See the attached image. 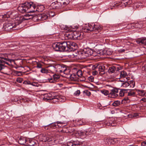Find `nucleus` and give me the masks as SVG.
I'll list each match as a JSON object with an SVG mask.
<instances>
[{"instance_id": "f257e3e1", "label": "nucleus", "mask_w": 146, "mask_h": 146, "mask_svg": "<svg viewBox=\"0 0 146 146\" xmlns=\"http://www.w3.org/2000/svg\"><path fill=\"white\" fill-rule=\"evenodd\" d=\"M35 5L33 2H26L23 4H20L18 7V10L22 13H30L34 12Z\"/></svg>"}, {"instance_id": "f03ea898", "label": "nucleus", "mask_w": 146, "mask_h": 146, "mask_svg": "<svg viewBox=\"0 0 146 146\" xmlns=\"http://www.w3.org/2000/svg\"><path fill=\"white\" fill-rule=\"evenodd\" d=\"M102 27L99 25H96L94 24L88 25L82 28V31L85 33H90L94 31L96 34H97L102 29Z\"/></svg>"}, {"instance_id": "7ed1b4c3", "label": "nucleus", "mask_w": 146, "mask_h": 146, "mask_svg": "<svg viewBox=\"0 0 146 146\" xmlns=\"http://www.w3.org/2000/svg\"><path fill=\"white\" fill-rule=\"evenodd\" d=\"M53 49L56 51L70 52L74 51L76 49L71 46H52Z\"/></svg>"}, {"instance_id": "20e7f679", "label": "nucleus", "mask_w": 146, "mask_h": 146, "mask_svg": "<svg viewBox=\"0 0 146 146\" xmlns=\"http://www.w3.org/2000/svg\"><path fill=\"white\" fill-rule=\"evenodd\" d=\"M78 46V44L69 41H65L62 42H56L53 43L52 46Z\"/></svg>"}, {"instance_id": "39448f33", "label": "nucleus", "mask_w": 146, "mask_h": 146, "mask_svg": "<svg viewBox=\"0 0 146 146\" xmlns=\"http://www.w3.org/2000/svg\"><path fill=\"white\" fill-rule=\"evenodd\" d=\"M62 5H61L58 0L52 3L49 7V9L51 8L55 9H60L63 8Z\"/></svg>"}, {"instance_id": "423d86ee", "label": "nucleus", "mask_w": 146, "mask_h": 146, "mask_svg": "<svg viewBox=\"0 0 146 146\" xmlns=\"http://www.w3.org/2000/svg\"><path fill=\"white\" fill-rule=\"evenodd\" d=\"M16 26H15L14 24H13L11 23H5L3 25V28L5 31H10L13 28L15 29H17L16 28Z\"/></svg>"}, {"instance_id": "0eeeda50", "label": "nucleus", "mask_w": 146, "mask_h": 146, "mask_svg": "<svg viewBox=\"0 0 146 146\" xmlns=\"http://www.w3.org/2000/svg\"><path fill=\"white\" fill-rule=\"evenodd\" d=\"M55 68L56 69V71L59 73L64 72V74H67V73H66V71L67 70L66 68L63 65L58 64L55 66Z\"/></svg>"}, {"instance_id": "6e6552de", "label": "nucleus", "mask_w": 146, "mask_h": 146, "mask_svg": "<svg viewBox=\"0 0 146 146\" xmlns=\"http://www.w3.org/2000/svg\"><path fill=\"white\" fill-rule=\"evenodd\" d=\"M83 33L80 32H73V39L81 40L83 38Z\"/></svg>"}, {"instance_id": "1a4fd4ad", "label": "nucleus", "mask_w": 146, "mask_h": 146, "mask_svg": "<svg viewBox=\"0 0 146 146\" xmlns=\"http://www.w3.org/2000/svg\"><path fill=\"white\" fill-rule=\"evenodd\" d=\"M92 69L93 70L96 69L98 70L99 74L102 75L105 74V70L104 66H96L95 65L93 66Z\"/></svg>"}, {"instance_id": "9d476101", "label": "nucleus", "mask_w": 146, "mask_h": 146, "mask_svg": "<svg viewBox=\"0 0 146 146\" xmlns=\"http://www.w3.org/2000/svg\"><path fill=\"white\" fill-rule=\"evenodd\" d=\"M118 90L116 88H114L111 90L108 97L113 98H116L118 96Z\"/></svg>"}, {"instance_id": "9b49d317", "label": "nucleus", "mask_w": 146, "mask_h": 146, "mask_svg": "<svg viewBox=\"0 0 146 146\" xmlns=\"http://www.w3.org/2000/svg\"><path fill=\"white\" fill-rule=\"evenodd\" d=\"M25 145L27 146H38L37 141L31 139H27V143Z\"/></svg>"}, {"instance_id": "f8f14e48", "label": "nucleus", "mask_w": 146, "mask_h": 146, "mask_svg": "<svg viewBox=\"0 0 146 146\" xmlns=\"http://www.w3.org/2000/svg\"><path fill=\"white\" fill-rule=\"evenodd\" d=\"M60 76L58 74H54L53 77L48 79L49 82L50 83H55L59 81Z\"/></svg>"}, {"instance_id": "ddd939ff", "label": "nucleus", "mask_w": 146, "mask_h": 146, "mask_svg": "<svg viewBox=\"0 0 146 146\" xmlns=\"http://www.w3.org/2000/svg\"><path fill=\"white\" fill-rule=\"evenodd\" d=\"M14 19H15L14 21L15 22L14 23L15 26H16V27L23 21V17H18L17 15Z\"/></svg>"}, {"instance_id": "4468645a", "label": "nucleus", "mask_w": 146, "mask_h": 146, "mask_svg": "<svg viewBox=\"0 0 146 146\" xmlns=\"http://www.w3.org/2000/svg\"><path fill=\"white\" fill-rule=\"evenodd\" d=\"M120 70V67L118 66H112L109 68L108 72L110 74H112L115 72L116 71H119Z\"/></svg>"}, {"instance_id": "2eb2a0df", "label": "nucleus", "mask_w": 146, "mask_h": 146, "mask_svg": "<svg viewBox=\"0 0 146 146\" xmlns=\"http://www.w3.org/2000/svg\"><path fill=\"white\" fill-rule=\"evenodd\" d=\"M83 50L84 52H85L86 53V55L87 56H90L92 55L94 52L93 50L88 47L84 48Z\"/></svg>"}, {"instance_id": "dca6fc26", "label": "nucleus", "mask_w": 146, "mask_h": 146, "mask_svg": "<svg viewBox=\"0 0 146 146\" xmlns=\"http://www.w3.org/2000/svg\"><path fill=\"white\" fill-rule=\"evenodd\" d=\"M27 141V139L24 137H21L19 139L18 143L20 144L25 145Z\"/></svg>"}, {"instance_id": "f3484780", "label": "nucleus", "mask_w": 146, "mask_h": 146, "mask_svg": "<svg viewBox=\"0 0 146 146\" xmlns=\"http://www.w3.org/2000/svg\"><path fill=\"white\" fill-rule=\"evenodd\" d=\"M136 42L138 44L146 45V38H138L136 40Z\"/></svg>"}, {"instance_id": "a211bd4d", "label": "nucleus", "mask_w": 146, "mask_h": 146, "mask_svg": "<svg viewBox=\"0 0 146 146\" xmlns=\"http://www.w3.org/2000/svg\"><path fill=\"white\" fill-rule=\"evenodd\" d=\"M53 98H54V97L52 96L51 93H48L44 94L43 99L45 100H50L53 99Z\"/></svg>"}, {"instance_id": "6ab92c4d", "label": "nucleus", "mask_w": 146, "mask_h": 146, "mask_svg": "<svg viewBox=\"0 0 146 146\" xmlns=\"http://www.w3.org/2000/svg\"><path fill=\"white\" fill-rule=\"evenodd\" d=\"M86 135L94 134L95 132V130L94 128H90L86 131Z\"/></svg>"}, {"instance_id": "aec40b11", "label": "nucleus", "mask_w": 146, "mask_h": 146, "mask_svg": "<svg viewBox=\"0 0 146 146\" xmlns=\"http://www.w3.org/2000/svg\"><path fill=\"white\" fill-rule=\"evenodd\" d=\"M48 14L47 13H44L40 14H39V18H40V20H44L47 19L48 17Z\"/></svg>"}, {"instance_id": "412c9836", "label": "nucleus", "mask_w": 146, "mask_h": 146, "mask_svg": "<svg viewBox=\"0 0 146 146\" xmlns=\"http://www.w3.org/2000/svg\"><path fill=\"white\" fill-rule=\"evenodd\" d=\"M118 140L117 138H110L108 140L107 142L108 145H113L118 142Z\"/></svg>"}, {"instance_id": "4be33fe9", "label": "nucleus", "mask_w": 146, "mask_h": 146, "mask_svg": "<svg viewBox=\"0 0 146 146\" xmlns=\"http://www.w3.org/2000/svg\"><path fill=\"white\" fill-rule=\"evenodd\" d=\"M66 38L68 39H73V32H68L64 35Z\"/></svg>"}, {"instance_id": "5701e85b", "label": "nucleus", "mask_w": 146, "mask_h": 146, "mask_svg": "<svg viewBox=\"0 0 146 146\" xmlns=\"http://www.w3.org/2000/svg\"><path fill=\"white\" fill-rule=\"evenodd\" d=\"M86 45H91L93 46L94 45H95V46H102L103 44H98L97 43V42H95L94 41L92 40H87L86 41Z\"/></svg>"}, {"instance_id": "b1692460", "label": "nucleus", "mask_w": 146, "mask_h": 146, "mask_svg": "<svg viewBox=\"0 0 146 146\" xmlns=\"http://www.w3.org/2000/svg\"><path fill=\"white\" fill-rule=\"evenodd\" d=\"M37 7V8L35 9L36 8V7L35 6V9H33L35 10L34 12L36 11L39 12H42L44 10V6L43 5H42L38 6Z\"/></svg>"}, {"instance_id": "393cba45", "label": "nucleus", "mask_w": 146, "mask_h": 146, "mask_svg": "<svg viewBox=\"0 0 146 146\" xmlns=\"http://www.w3.org/2000/svg\"><path fill=\"white\" fill-rule=\"evenodd\" d=\"M104 123L106 125L108 126H113L115 125L113 121L111 120L110 119H108L105 121Z\"/></svg>"}, {"instance_id": "a878e982", "label": "nucleus", "mask_w": 146, "mask_h": 146, "mask_svg": "<svg viewBox=\"0 0 146 146\" xmlns=\"http://www.w3.org/2000/svg\"><path fill=\"white\" fill-rule=\"evenodd\" d=\"M47 137H46V135L45 134H43L40 135L39 136V138L40 140L43 142H46L47 140L46 138Z\"/></svg>"}, {"instance_id": "bb28decb", "label": "nucleus", "mask_w": 146, "mask_h": 146, "mask_svg": "<svg viewBox=\"0 0 146 146\" xmlns=\"http://www.w3.org/2000/svg\"><path fill=\"white\" fill-rule=\"evenodd\" d=\"M61 5H62L63 7L66 6L70 2L69 0H58Z\"/></svg>"}, {"instance_id": "cd10ccee", "label": "nucleus", "mask_w": 146, "mask_h": 146, "mask_svg": "<svg viewBox=\"0 0 146 146\" xmlns=\"http://www.w3.org/2000/svg\"><path fill=\"white\" fill-rule=\"evenodd\" d=\"M80 121H81V123H78V125H90V124L91 123V122H88L86 121L85 120H80Z\"/></svg>"}, {"instance_id": "c85d7f7f", "label": "nucleus", "mask_w": 146, "mask_h": 146, "mask_svg": "<svg viewBox=\"0 0 146 146\" xmlns=\"http://www.w3.org/2000/svg\"><path fill=\"white\" fill-rule=\"evenodd\" d=\"M127 76V74L126 72L125 71H121L120 72V78H123L126 77Z\"/></svg>"}, {"instance_id": "c756f323", "label": "nucleus", "mask_w": 146, "mask_h": 146, "mask_svg": "<svg viewBox=\"0 0 146 146\" xmlns=\"http://www.w3.org/2000/svg\"><path fill=\"white\" fill-rule=\"evenodd\" d=\"M138 92L139 95L142 96L146 97V93H145L143 90H138Z\"/></svg>"}, {"instance_id": "7c9ffc66", "label": "nucleus", "mask_w": 146, "mask_h": 146, "mask_svg": "<svg viewBox=\"0 0 146 146\" xmlns=\"http://www.w3.org/2000/svg\"><path fill=\"white\" fill-rule=\"evenodd\" d=\"M4 62L7 64H8V63L6 62V61H5L3 60H0V70H1L4 68V66L3 64V63Z\"/></svg>"}, {"instance_id": "2f4dec72", "label": "nucleus", "mask_w": 146, "mask_h": 146, "mask_svg": "<svg viewBox=\"0 0 146 146\" xmlns=\"http://www.w3.org/2000/svg\"><path fill=\"white\" fill-rule=\"evenodd\" d=\"M57 126L58 127H62L66 125V123L60 121H57L56 122Z\"/></svg>"}, {"instance_id": "473e14b6", "label": "nucleus", "mask_w": 146, "mask_h": 146, "mask_svg": "<svg viewBox=\"0 0 146 146\" xmlns=\"http://www.w3.org/2000/svg\"><path fill=\"white\" fill-rule=\"evenodd\" d=\"M121 104V102L118 100H117L114 101L112 104V105L113 106L117 107Z\"/></svg>"}, {"instance_id": "72a5a7b5", "label": "nucleus", "mask_w": 146, "mask_h": 146, "mask_svg": "<svg viewBox=\"0 0 146 146\" xmlns=\"http://www.w3.org/2000/svg\"><path fill=\"white\" fill-rule=\"evenodd\" d=\"M39 14L36 15H33V20L34 21H39V20H40V18H39Z\"/></svg>"}, {"instance_id": "f704fd0d", "label": "nucleus", "mask_w": 146, "mask_h": 146, "mask_svg": "<svg viewBox=\"0 0 146 146\" xmlns=\"http://www.w3.org/2000/svg\"><path fill=\"white\" fill-rule=\"evenodd\" d=\"M47 13L48 14V16L50 17H53L55 15V12L51 11H49L48 13Z\"/></svg>"}, {"instance_id": "c9c22d12", "label": "nucleus", "mask_w": 146, "mask_h": 146, "mask_svg": "<svg viewBox=\"0 0 146 146\" xmlns=\"http://www.w3.org/2000/svg\"><path fill=\"white\" fill-rule=\"evenodd\" d=\"M101 92L105 96H107V95L109 96L110 94L109 91L108 90H102L101 91Z\"/></svg>"}, {"instance_id": "e433bc0d", "label": "nucleus", "mask_w": 146, "mask_h": 146, "mask_svg": "<svg viewBox=\"0 0 146 146\" xmlns=\"http://www.w3.org/2000/svg\"><path fill=\"white\" fill-rule=\"evenodd\" d=\"M104 50V54H106L108 55H110L112 53V52L111 50H110L109 49L108 50H106V49H105Z\"/></svg>"}, {"instance_id": "4c0bfd02", "label": "nucleus", "mask_w": 146, "mask_h": 146, "mask_svg": "<svg viewBox=\"0 0 146 146\" xmlns=\"http://www.w3.org/2000/svg\"><path fill=\"white\" fill-rule=\"evenodd\" d=\"M124 1V4L125 5V7H126V6L127 5H129L132 3V1L131 0H125Z\"/></svg>"}, {"instance_id": "58836bf2", "label": "nucleus", "mask_w": 146, "mask_h": 146, "mask_svg": "<svg viewBox=\"0 0 146 146\" xmlns=\"http://www.w3.org/2000/svg\"><path fill=\"white\" fill-rule=\"evenodd\" d=\"M125 89L121 90L119 92V96L122 97L124 96L125 92Z\"/></svg>"}, {"instance_id": "ea45409f", "label": "nucleus", "mask_w": 146, "mask_h": 146, "mask_svg": "<svg viewBox=\"0 0 146 146\" xmlns=\"http://www.w3.org/2000/svg\"><path fill=\"white\" fill-rule=\"evenodd\" d=\"M129 100L128 98H126L123 99L121 101V103L123 104H125L128 102Z\"/></svg>"}, {"instance_id": "a19ab883", "label": "nucleus", "mask_w": 146, "mask_h": 146, "mask_svg": "<svg viewBox=\"0 0 146 146\" xmlns=\"http://www.w3.org/2000/svg\"><path fill=\"white\" fill-rule=\"evenodd\" d=\"M82 54V56L81 57V59H85L87 57H88V56H86V53L85 52H84V50H83V51L81 53Z\"/></svg>"}, {"instance_id": "79ce46f5", "label": "nucleus", "mask_w": 146, "mask_h": 146, "mask_svg": "<svg viewBox=\"0 0 146 146\" xmlns=\"http://www.w3.org/2000/svg\"><path fill=\"white\" fill-rule=\"evenodd\" d=\"M121 86L124 87H127L129 86V83L127 82H125L122 84Z\"/></svg>"}, {"instance_id": "37998d69", "label": "nucleus", "mask_w": 146, "mask_h": 146, "mask_svg": "<svg viewBox=\"0 0 146 146\" xmlns=\"http://www.w3.org/2000/svg\"><path fill=\"white\" fill-rule=\"evenodd\" d=\"M97 53L100 56L104 55V50H100L97 51Z\"/></svg>"}, {"instance_id": "c03bdc74", "label": "nucleus", "mask_w": 146, "mask_h": 146, "mask_svg": "<svg viewBox=\"0 0 146 146\" xmlns=\"http://www.w3.org/2000/svg\"><path fill=\"white\" fill-rule=\"evenodd\" d=\"M135 85V82L133 81H130L129 83V86L131 88H133Z\"/></svg>"}, {"instance_id": "a18cd8bd", "label": "nucleus", "mask_w": 146, "mask_h": 146, "mask_svg": "<svg viewBox=\"0 0 146 146\" xmlns=\"http://www.w3.org/2000/svg\"><path fill=\"white\" fill-rule=\"evenodd\" d=\"M16 15L15 13L14 12L11 13L10 14V15H9V17H11V18L14 19L15 17H16Z\"/></svg>"}, {"instance_id": "49530a36", "label": "nucleus", "mask_w": 146, "mask_h": 146, "mask_svg": "<svg viewBox=\"0 0 146 146\" xmlns=\"http://www.w3.org/2000/svg\"><path fill=\"white\" fill-rule=\"evenodd\" d=\"M78 134L81 136L86 135V131L85 132L80 131L78 132Z\"/></svg>"}, {"instance_id": "de8ad7c7", "label": "nucleus", "mask_w": 146, "mask_h": 146, "mask_svg": "<svg viewBox=\"0 0 146 146\" xmlns=\"http://www.w3.org/2000/svg\"><path fill=\"white\" fill-rule=\"evenodd\" d=\"M74 146H78L80 145V143L78 141H73Z\"/></svg>"}, {"instance_id": "09e8293b", "label": "nucleus", "mask_w": 146, "mask_h": 146, "mask_svg": "<svg viewBox=\"0 0 146 146\" xmlns=\"http://www.w3.org/2000/svg\"><path fill=\"white\" fill-rule=\"evenodd\" d=\"M54 98L52 100H53L52 102H58L59 100L58 97V96H54Z\"/></svg>"}, {"instance_id": "8fccbe9b", "label": "nucleus", "mask_w": 146, "mask_h": 146, "mask_svg": "<svg viewBox=\"0 0 146 146\" xmlns=\"http://www.w3.org/2000/svg\"><path fill=\"white\" fill-rule=\"evenodd\" d=\"M56 123H52L50 124H49L50 126V127L51 128H54L55 127H56V126H57V125L56 124Z\"/></svg>"}, {"instance_id": "3c124183", "label": "nucleus", "mask_w": 146, "mask_h": 146, "mask_svg": "<svg viewBox=\"0 0 146 146\" xmlns=\"http://www.w3.org/2000/svg\"><path fill=\"white\" fill-rule=\"evenodd\" d=\"M23 83L25 84H31L33 86H35L34 84H35L34 83L31 84L29 81L25 80L23 82Z\"/></svg>"}, {"instance_id": "603ef678", "label": "nucleus", "mask_w": 146, "mask_h": 146, "mask_svg": "<svg viewBox=\"0 0 146 146\" xmlns=\"http://www.w3.org/2000/svg\"><path fill=\"white\" fill-rule=\"evenodd\" d=\"M2 15V16H3V18L4 19V21L7 20V18L9 17V15L5 14Z\"/></svg>"}, {"instance_id": "864d4df0", "label": "nucleus", "mask_w": 146, "mask_h": 146, "mask_svg": "<svg viewBox=\"0 0 146 146\" xmlns=\"http://www.w3.org/2000/svg\"><path fill=\"white\" fill-rule=\"evenodd\" d=\"M46 137H47V138H46L47 141L46 142H48L52 141V138L51 137L48 135H46Z\"/></svg>"}, {"instance_id": "5fc2aeb1", "label": "nucleus", "mask_w": 146, "mask_h": 146, "mask_svg": "<svg viewBox=\"0 0 146 146\" xmlns=\"http://www.w3.org/2000/svg\"><path fill=\"white\" fill-rule=\"evenodd\" d=\"M94 70L92 72V74L93 75H96L98 74V70L96 69L93 70Z\"/></svg>"}, {"instance_id": "6e6d98bb", "label": "nucleus", "mask_w": 146, "mask_h": 146, "mask_svg": "<svg viewBox=\"0 0 146 146\" xmlns=\"http://www.w3.org/2000/svg\"><path fill=\"white\" fill-rule=\"evenodd\" d=\"M77 74L79 77L81 76L82 75V71L79 70L77 72Z\"/></svg>"}, {"instance_id": "4d7b16f0", "label": "nucleus", "mask_w": 146, "mask_h": 146, "mask_svg": "<svg viewBox=\"0 0 146 146\" xmlns=\"http://www.w3.org/2000/svg\"><path fill=\"white\" fill-rule=\"evenodd\" d=\"M135 92H128V95L129 96H134L135 95Z\"/></svg>"}, {"instance_id": "13d9d810", "label": "nucleus", "mask_w": 146, "mask_h": 146, "mask_svg": "<svg viewBox=\"0 0 146 146\" xmlns=\"http://www.w3.org/2000/svg\"><path fill=\"white\" fill-rule=\"evenodd\" d=\"M23 21L24 20H28L29 19V18L28 17V15H25L24 17H23Z\"/></svg>"}, {"instance_id": "bf43d9fd", "label": "nucleus", "mask_w": 146, "mask_h": 146, "mask_svg": "<svg viewBox=\"0 0 146 146\" xmlns=\"http://www.w3.org/2000/svg\"><path fill=\"white\" fill-rule=\"evenodd\" d=\"M88 80L91 82H93L94 80V77L92 76H91L88 78Z\"/></svg>"}, {"instance_id": "052dcab7", "label": "nucleus", "mask_w": 146, "mask_h": 146, "mask_svg": "<svg viewBox=\"0 0 146 146\" xmlns=\"http://www.w3.org/2000/svg\"><path fill=\"white\" fill-rule=\"evenodd\" d=\"M40 72L43 73H47V70L45 68H42L40 70Z\"/></svg>"}, {"instance_id": "680f3d73", "label": "nucleus", "mask_w": 146, "mask_h": 146, "mask_svg": "<svg viewBox=\"0 0 146 146\" xmlns=\"http://www.w3.org/2000/svg\"><path fill=\"white\" fill-rule=\"evenodd\" d=\"M16 81L18 82L21 83L23 81V79L21 78H18L17 79Z\"/></svg>"}, {"instance_id": "e2e57ef3", "label": "nucleus", "mask_w": 146, "mask_h": 146, "mask_svg": "<svg viewBox=\"0 0 146 146\" xmlns=\"http://www.w3.org/2000/svg\"><path fill=\"white\" fill-rule=\"evenodd\" d=\"M138 115V114L137 113H135L131 115V117H136Z\"/></svg>"}, {"instance_id": "0e129e2a", "label": "nucleus", "mask_w": 146, "mask_h": 146, "mask_svg": "<svg viewBox=\"0 0 146 146\" xmlns=\"http://www.w3.org/2000/svg\"><path fill=\"white\" fill-rule=\"evenodd\" d=\"M44 128L45 129L47 130L50 129L51 128L50 127V125L49 124L45 126L44 127Z\"/></svg>"}, {"instance_id": "69168bd1", "label": "nucleus", "mask_w": 146, "mask_h": 146, "mask_svg": "<svg viewBox=\"0 0 146 146\" xmlns=\"http://www.w3.org/2000/svg\"><path fill=\"white\" fill-rule=\"evenodd\" d=\"M74 77H75V75L74 74H72L71 75H70V77L71 79L72 80H74Z\"/></svg>"}, {"instance_id": "338daca9", "label": "nucleus", "mask_w": 146, "mask_h": 146, "mask_svg": "<svg viewBox=\"0 0 146 146\" xmlns=\"http://www.w3.org/2000/svg\"><path fill=\"white\" fill-rule=\"evenodd\" d=\"M74 94L78 96L80 94V91L79 90H77L75 92Z\"/></svg>"}, {"instance_id": "774afa93", "label": "nucleus", "mask_w": 146, "mask_h": 146, "mask_svg": "<svg viewBox=\"0 0 146 146\" xmlns=\"http://www.w3.org/2000/svg\"><path fill=\"white\" fill-rule=\"evenodd\" d=\"M85 93L86 94V95L88 96H90L91 95L90 92L86 90L85 91Z\"/></svg>"}]
</instances>
